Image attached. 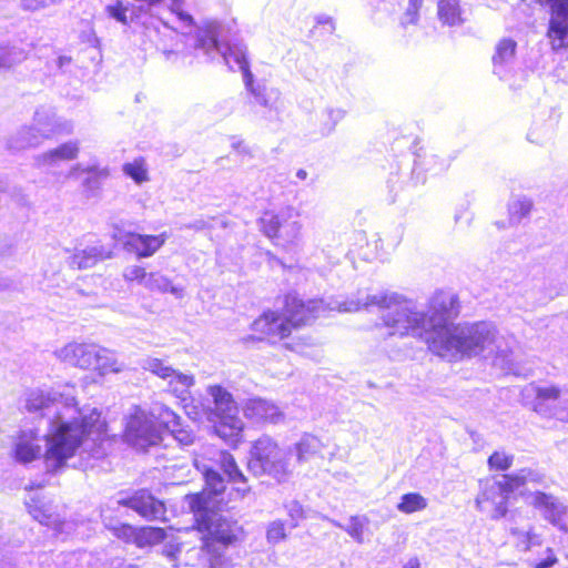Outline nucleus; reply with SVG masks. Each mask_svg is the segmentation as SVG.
Here are the masks:
<instances>
[{
	"label": "nucleus",
	"mask_w": 568,
	"mask_h": 568,
	"mask_svg": "<svg viewBox=\"0 0 568 568\" xmlns=\"http://www.w3.org/2000/svg\"><path fill=\"white\" fill-rule=\"evenodd\" d=\"M141 366L143 369L166 381L170 392L178 398L182 400L186 399V394L194 384L193 375L181 373L168 365L164 361L155 357L144 358Z\"/></svg>",
	"instance_id": "nucleus-15"
},
{
	"label": "nucleus",
	"mask_w": 568,
	"mask_h": 568,
	"mask_svg": "<svg viewBox=\"0 0 568 568\" xmlns=\"http://www.w3.org/2000/svg\"><path fill=\"white\" fill-rule=\"evenodd\" d=\"M189 507L194 515L199 531L203 535V547L209 552L219 551L232 545L241 532V527L217 511L207 507L206 498L201 495L186 496Z\"/></svg>",
	"instance_id": "nucleus-7"
},
{
	"label": "nucleus",
	"mask_w": 568,
	"mask_h": 568,
	"mask_svg": "<svg viewBox=\"0 0 568 568\" xmlns=\"http://www.w3.org/2000/svg\"><path fill=\"white\" fill-rule=\"evenodd\" d=\"M513 460V455H508L505 452H495L488 458V466L490 469L507 470L511 467Z\"/></svg>",
	"instance_id": "nucleus-45"
},
{
	"label": "nucleus",
	"mask_w": 568,
	"mask_h": 568,
	"mask_svg": "<svg viewBox=\"0 0 568 568\" xmlns=\"http://www.w3.org/2000/svg\"><path fill=\"white\" fill-rule=\"evenodd\" d=\"M63 0H21L23 9L30 11H37L53 4H58Z\"/></svg>",
	"instance_id": "nucleus-51"
},
{
	"label": "nucleus",
	"mask_w": 568,
	"mask_h": 568,
	"mask_svg": "<svg viewBox=\"0 0 568 568\" xmlns=\"http://www.w3.org/2000/svg\"><path fill=\"white\" fill-rule=\"evenodd\" d=\"M163 53L165 54L166 59H170L171 55L175 54V51H173V50H164Z\"/></svg>",
	"instance_id": "nucleus-62"
},
{
	"label": "nucleus",
	"mask_w": 568,
	"mask_h": 568,
	"mask_svg": "<svg viewBox=\"0 0 568 568\" xmlns=\"http://www.w3.org/2000/svg\"><path fill=\"white\" fill-rule=\"evenodd\" d=\"M508 476L510 489L516 490V493L518 491L523 494L524 488L528 485L546 487V476L538 469L523 468L517 473L510 474Z\"/></svg>",
	"instance_id": "nucleus-26"
},
{
	"label": "nucleus",
	"mask_w": 568,
	"mask_h": 568,
	"mask_svg": "<svg viewBox=\"0 0 568 568\" xmlns=\"http://www.w3.org/2000/svg\"><path fill=\"white\" fill-rule=\"evenodd\" d=\"M211 464L197 458L194 459L195 467L203 474L206 487L215 495L225 489V479L220 470L227 477L229 481L245 483L243 473L239 469L234 457L224 450H211Z\"/></svg>",
	"instance_id": "nucleus-10"
},
{
	"label": "nucleus",
	"mask_w": 568,
	"mask_h": 568,
	"mask_svg": "<svg viewBox=\"0 0 568 568\" xmlns=\"http://www.w3.org/2000/svg\"><path fill=\"white\" fill-rule=\"evenodd\" d=\"M527 6L547 7L550 12L548 39L554 50L568 49V0H521Z\"/></svg>",
	"instance_id": "nucleus-13"
},
{
	"label": "nucleus",
	"mask_w": 568,
	"mask_h": 568,
	"mask_svg": "<svg viewBox=\"0 0 568 568\" xmlns=\"http://www.w3.org/2000/svg\"><path fill=\"white\" fill-rule=\"evenodd\" d=\"M26 51L17 45L0 44V70L10 69L26 60Z\"/></svg>",
	"instance_id": "nucleus-37"
},
{
	"label": "nucleus",
	"mask_w": 568,
	"mask_h": 568,
	"mask_svg": "<svg viewBox=\"0 0 568 568\" xmlns=\"http://www.w3.org/2000/svg\"><path fill=\"white\" fill-rule=\"evenodd\" d=\"M510 532L516 538V548L520 551H529L532 547L542 544L541 536L536 534L532 528L528 530L513 528Z\"/></svg>",
	"instance_id": "nucleus-36"
},
{
	"label": "nucleus",
	"mask_w": 568,
	"mask_h": 568,
	"mask_svg": "<svg viewBox=\"0 0 568 568\" xmlns=\"http://www.w3.org/2000/svg\"><path fill=\"white\" fill-rule=\"evenodd\" d=\"M102 521L108 530H110L116 538L122 539L125 542H130L136 538L135 528L129 524L112 525V521H108L104 516H102Z\"/></svg>",
	"instance_id": "nucleus-41"
},
{
	"label": "nucleus",
	"mask_w": 568,
	"mask_h": 568,
	"mask_svg": "<svg viewBox=\"0 0 568 568\" xmlns=\"http://www.w3.org/2000/svg\"><path fill=\"white\" fill-rule=\"evenodd\" d=\"M302 232V223L298 221V217H294L292 220H286L282 222L278 235L275 241L283 245H293L296 244L301 237Z\"/></svg>",
	"instance_id": "nucleus-35"
},
{
	"label": "nucleus",
	"mask_w": 568,
	"mask_h": 568,
	"mask_svg": "<svg viewBox=\"0 0 568 568\" xmlns=\"http://www.w3.org/2000/svg\"><path fill=\"white\" fill-rule=\"evenodd\" d=\"M554 130L551 125H541L532 128L528 133L530 142L536 144H544L552 138Z\"/></svg>",
	"instance_id": "nucleus-46"
},
{
	"label": "nucleus",
	"mask_w": 568,
	"mask_h": 568,
	"mask_svg": "<svg viewBox=\"0 0 568 568\" xmlns=\"http://www.w3.org/2000/svg\"><path fill=\"white\" fill-rule=\"evenodd\" d=\"M298 211L288 205L282 207L278 212L266 211L258 220L261 231L271 240L275 241L278 235L282 222L298 217Z\"/></svg>",
	"instance_id": "nucleus-23"
},
{
	"label": "nucleus",
	"mask_w": 568,
	"mask_h": 568,
	"mask_svg": "<svg viewBox=\"0 0 568 568\" xmlns=\"http://www.w3.org/2000/svg\"><path fill=\"white\" fill-rule=\"evenodd\" d=\"M123 278L126 282H138L141 285H145L148 273L144 267L139 265H130L123 270Z\"/></svg>",
	"instance_id": "nucleus-48"
},
{
	"label": "nucleus",
	"mask_w": 568,
	"mask_h": 568,
	"mask_svg": "<svg viewBox=\"0 0 568 568\" xmlns=\"http://www.w3.org/2000/svg\"><path fill=\"white\" fill-rule=\"evenodd\" d=\"M328 311H338V301L308 300L298 297L296 293L285 296L284 314L265 312L252 324L254 332L265 335L268 339H283L291 334L292 327L307 325Z\"/></svg>",
	"instance_id": "nucleus-4"
},
{
	"label": "nucleus",
	"mask_w": 568,
	"mask_h": 568,
	"mask_svg": "<svg viewBox=\"0 0 568 568\" xmlns=\"http://www.w3.org/2000/svg\"><path fill=\"white\" fill-rule=\"evenodd\" d=\"M70 62V59L67 58V57H59L58 58V64L59 67H62L64 63H69Z\"/></svg>",
	"instance_id": "nucleus-61"
},
{
	"label": "nucleus",
	"mask_w": 568,
	"mask_h": 568,
	"mask_svg": "<svg viewBox=\"0 0 568 568\" xmlns=\"http://www.w3.org/2000/svg\"><path fill=\"white\" fill-rule=\"evenodd\" d=\"M113 255L112 248L102 244L88 246L75 252L69 257V265L72 268L85 270L93 267L97 263L111 258Z\"/></svg>",
	"instance_id": "nucleus-22"
},
{
	"label": "nucleus",
	"mask_w": 568,
	"mask_h": 568,
	"mask_svg": "<svg viewBox=\"0 0 568 568\" xmlns=\"http://www.w3.org/2000/svg\"><path fill=\"white\" fill-rule=\"evenodd\" d=\"M377 306L381 310V326L387 336H412L425 341L437 331L444 318H456L458 301L448 292H437L425 307L395 292H378L364 297L338 301V312H357Z\"/></svg>",
	"instance_id": "nucleus-2"
},
{
	"label": "nucleus",
	"mask_w": 568,
	"mask_h": 568,
	"mask_svg": "<svg viewBox=\"0 0 568 568\" xmlns=\"http://www.w3.org/2000/svg\"><path fill=\"white\" fill-rule=\"evenodd\" d=\"M118 505L132 508L148 520L162 519L165 514L164 504L144 489L136 491L131 497L119 499Z\"/></svg>",
	"instance_id": "nucleus-17"
},
{
	"label": "nucleus",
	"mask_w": 568,
	"mask_h": 568,
	"mask_svg": "<svg viewBox=\"0 0 568 568\" xmlns=\"http://www.w3.org/2000/svg\"><path fill=\"white\" fill-rule=\"evenodd\" d=\"M422 1L423 0H409L408 13H410V11L416 12L418 10V8L420 7Z\"/></svg>",
	"instance_id": "nucleus-58"
},
{
	"label": "nucleus",
	"mask_w": 568,
	"mask_h": 568,
	"mask_svg": "<svg viewBox=\"0 0 568 568\" xmlns=\"http://www.w3.org/2000/svg\"><path fill=\"white\" fill-rule=\"evenodd\" d=\"M346 112L341 108L327 106L318 114V132L326 136L344 119Z\"/></svg>",
	"instance_id": "nucleus-32"
},
{
	"label": "nucleus",
	"mask_w": 568,
	"mask_h": 568,
	"mask_svg": "<svg viewBox=\"0 0 568 568\" xmlns=\"http://www.w3.org/2000/svg\"><path fill=\"white\" fill-rule=\"evenodd\" d=\"M420 567V564H419V560L414 557V558H410L405 565L403 568H419Z\"/></svg>",
	"instance_id": "nucleus-57"
},
{
	"label": "nucleus",
	"mask_w": 568,
	"mask_h": 568,
	"mask_svg": "<svg viewBox=\"0 0 568 568\" xmlns=\"http://www.w3.org/2000/svg\"><path fill=\"white\" fill-rule=\"evenodd\" d=\"M79 143L75 141H69L55 149L49 150L34 158L37 166H54L62 161H70L78 156Z\"/></svg>",
	"instance_id": "nucleus-24"
},
{
	"label": "nucleus",
	"mask_w": 568,
	"mask_h": 568,
	"mask_svg": "<svg viewBox=\"0 0 568 568\" xmlns=\"http://www.w3.org/2000/svg\"><path fill=\"white\" fill-rule=\"evenodd\" d=\"M125 442L136 449L145 450L161 443V429L146 410L135 407L130 414L124 433Z\"/></svg>",
	"instance_id": "nucleus-11"
},
{
	"label": "nucleus",
	"mask_w": 568,
	"mask_h": 568,
	"mask_svg": "<svg viewBox=\"0 0 568 568\" xmlns=\"http://www.w3.org/2000/svg\"><path fill=\"white\" fill-rule=\"evenodd\" d=\"M54 354L70 366L93 369L100 375L123 369V364L118 362L113 352L97 344L72 342L57 349Z\"/></svg>",
	"instance_id": "nucleus-9"
},
{
	"label": "nucleus",
	"mask_w": 568,
	"mask_h": 568,
	"mask_svg": "<svg viewBox=\"0 0 568 568\" xmlns=\"http://www.w3.org/2000/svg\"><path fill=\"white\" fill-rule=\"evenodd\" d=\"M368 520L365 517L352 516L345 526V531L358 544L364 541V528Z\"/></svg>",
	"instance_id": "nucleus-43"
},
{
	"label": "nucleus",
	"mask_w": 568,
	"mask_h": 568,
	"mask_svg": "<svg viewBox=\"0 0 568 568\" xmlns=\"http://www.w3.org/2000/svg\"><path fill=\"white\" fill-rule=\"evenodd\" d=\"M318 24H329L332 30H334L333 19L328 16H318L316 18Z\"/></svg>",
	"instance_id": "nucleus-56"
},
{
	"label": "nucleus",
	"mask_w": 568,
	"mask_h": 568,
	"mask_svg": "<svg viewBox=\"0 0 568 568\" xmlns=\"http://www.w3.org/2000/svg\"><path fill=\"white\" fill-rule=\"evenodd\" d=\"M168 240L166 233L159 235H143L138 233H126L121 237V243L125 251L136 254L139 258L150 257Z\"/></svg>",
	"instance_id": "nucleus-19"
},
{
	"label": "nucleus",
	"mask_w": 568,
	"mask_h": 568,
	"mask_svg": "<svg viewBox=\"0 0 568 568\" xmlns=\"http://www.w3.org/2000/svg\"><path fill=\"white\" fill-rule=\"evenodd\" d=\"M427 507V499L418 493L404 494L397 509L403 514H412L424 510Z\"/></svg>",
	"instance_id": "nucleus-38"
},
{
	"label": "nucleus",
	"mask_w": 568,
	"mask_h": 568,
	"mask_svg": "<svg viewBox=\"0 0 568 568\" xmlns=\"http://www.w3.org/2000/svg\"><path fill=\"white\" fill-rule=\"evenodd\" d=\"M9 284L4 280H0V291L6 290Z\"/></svg>",
	"instance_id": "nucleus-63"
},
{
	"label": "nucleus",
	"mask_w": 568,
	"mask_h": 568,
	"mask_svg": "<svg viewBox=\"0 0 568 568\" xmlns=\"http://www.w3.org/2000/svg\"><path fill=\"white\" fill-rule=\"evenodd\" d=\"M44 136L37 132L34 124L21 128L17 134L10 140L9 148L16 151L38 146Z\"/></svg>",
	"instance_id": "nucleus-29"
},
{
	"label": "nucleus",
	"mask_w": 568,
	"mask_h": 568,
	"mask_svg": "<svg viewBox=\"0 0 568 568\" xmlns=\"http://www.w3.org/2000/svg\"><path fill=\"white\" fill-rule=\"evenodd\" d=\"M143 537L150 544H159L166 538V532L163 528L149 527L143 530Z\"/></svg>",
	"instance_id": "nucleus-50"
},
{
	"label": "nucleus",
	"mask_w": 568,
	"mask_h": 568,
	"mask_svg": "<svg viewBox=\"0 0 568 568\" xmlns=\"http://www.w3.org/2000/svg\"><path fill=\"white\" fill-rule=\"evenodd\" d=\"M144 287L151 292H170L178 298L183 296V288L172 285L171 281L159 272L148 273Z\"/></svg>",
	"instance_id": "nucleus-31"
},
{
	"label": "nucleus",
	"mask_w": 568,
	"mask_h": 568,
	"mask_svg": "<svg viewBox=\"0 0 568 568\" xmlns=\"http://www.w3.org/2000/svg\"><path fill=\"white\" fill-rule=\"evenodd\" d=\"M326 519H327V520H328L333 526L338 527V528H341V529H344V530H345V526H344V525H342L341 523H338L337 520L332 519V518H326Z\"/></svg>",
	"instance_id": "nucleus-60"
},
{
	"label": "nucleus",
	"mask_w": 568,
	"mask_h": 568,
	"mask_svg": "<svg viewBox=\"0 0 568 568\" xmlns=\"http://www.w3.org/2000/svg\"><path fill=\"white\" fill-rule=\"evenodd\" d=\"M266 537L272 544L284 540L286 537L285 524L282 520L272 521L267 527Z\"/></svg>",
	"instance_id": "nucleus-47"
},
{
	"label": "nucleus",
	"mask_w": 568,
	"mask_h": 568,
	"mask_svg": "<svg viewBox=\"0 0 568 568\" xmlns=\"http://www.w3.org/2000/svg\"><path fill=\"white\" fill-rule=\"evenodd\" d=\"M207 393L213 398V409L205 410L201 403L195 404L193 399L187 402V393L186 399H181L185 414L193 420H200L206 415L214 423L216 435L227 444L236 445L244 428V423L239 416V408L232 394L220 385L209 386Z\"/></svg>",
	"instance_id": "nucleus-5"
},
{
	"label": "nucleus",
	"mask_w": 568,
	"mask_h": 568,
	"mask_svg": "<svg viewBox=\"0 0 568 568\" xmlns=\"http://www.w3.org/2000/svg\"><path fill=\"white\" fill-rule=\"evenodd\" d=\"M220 28L221 26L217 22H210L205 27L200 28L194 38V49L201 50L211 59H214L216 55H221L231 69L234 68L233 64L237 65L239 70L243 73V80L246 89L255 98L257 103L267 106L264 88L254 84L253 74L250 71L246 58V47L243 44H234L232 47L224 48L219 42Z\"/></svg>",
	"instance_id": "nucleus-6"
},
{
	"label": "nucleus",
	"mask_w": 568,
	"mask_h": 568,
	"mask_svg": "<svg viewBox=\"0 0 568 568\" xmlns=\"http://www.w3.org/2000/svg\"><path fill=\"white\" fill-rule=\"evenodd\" d=\"M74 387L62 392L32 388L24 392L20 409L40 414L48 422L44 464L49 473H58L79 448L93 458L106 454V425L97 408H79Z\"/></svg>",
	"instance_id": "nucleus-1"
},
{
	"label": "nucleus",
	"mask_w": 568,
	"mask_h": 568,
	"mask_svg": "<svg viewBox=\"0 0 568 568\" xmlns=\"http://www.w3.org/2000/svg\"><path fill=\"white\" fill-rule=\"evenodd\" d=\"M33 124L37 126V132H40L44 139H49L62 131L55 113L44 108H40L34 112Z\"/></svg>",
	"instance_id": "nucleus-27"
},
{
	"label": "nucleus",
	"mask_w": 568,
	"mask_h": 568,
	"mask_svg": "<svg viewBox=\"0 0 568 568\" xmlns=\"http://www.w3.org/2000/svg\"><path fill=\"white\" fill-rule=\"evenodd\" d=\"M209 227V224L204 220H195L185 225V229L194 230V231H203Z\"/></svg>",
	"instance_id": "nucleus-55"
},
{
	"label": "nucleus",
	"mask_w": 568,
	"mask_h": 568,
	"mask_svg": "<svg viewBox=\"0 0 568 568\" xmlns=\"http://www.w3.org/2000/svg\"><path fill=\"white\" fill-rule=\"evenodd\" d=\"M528 501L536 508L546 511V518L552 524L557 523L558 515L562 507L558 504L552 495L536 490L527 497Z\"/></svg>",
	"instance_id": "nucleus-28"
},
{
	"label": "nucleus",
	"mask_w": 568,
	"mask_h": 568,
	"mask_svg": "<svg viewBox=\"0 0 568 568\" xmlns=\"http://www.w3.org/2000/svg\"><path fill=\"white\" fill-rule=\"evenodd\" d=\"M243 414L255 423L280 424L285 418L284 413L276 404L258 397L245 402Z\"/></svg>",
	"instance_id": "nucleus-20"
},
{
	"label": "nucleus",
	"mask_w": 568,
	"mask_h": 568,
	"mask_svg": "<svg viewBox=\"0 0 568 568\" xmlns=\"http://www.w3.org/2000/svg\"><path fill=\"white\" fill-rule=\"evenodd\" d=\"M292 448L281 447L270 436H261L250 450L248 471L255 477L268 476L278 484L287 483L293 475Z\"/></svg>",
	"instance_id": "nucleus-8"
},
{
	"label": "nucleus",
	"mask_w": 568,
	"mask_h": 568,
	"mask_svg": "<svg viewBox=\"0 0 568 568\" xmlns=\"http://www.w3.org/2000/svg\"><path fill=\"white\" fill-rule=\"evenodd\" d=\"M82 175H84L81 182L82 193L87 199H91L100 194L102 183L109 178L110 172L108 168L99 165L84 168L81 164L74 165L69 172V178L79 179Z\"/></svg>",
	"instance_id": "nucleus-18"
},
{
	"label": "nucleus",
	"mask_w": 568,
	"mask_h": 568,
	"mask_svg": "<svg viewBox=\"0 0 568 568\" xmlns=\"http://www.w3.org/2000/svg\"><path fill=\"white\" fill-rule=\"evenodd\" d=\"M286 507L291 517L290 528L293 529L298 525L300 519L303 518V508L297 501H291Z\"/></svg>",
	"instance_id": "nucleus-52"
},
{
	"label": "nucleus",
	"mask_w": 568,
	"mask_h": 568,
	"mask_svg": "<svg viewBox=\"0 0 568 568\" xmlns=\"http://www.w3.org/2000/svg\"><path fill=\"white\" fill-rule=\"evenodd\" d=\"M146 413L161 430H170L172 427H178L180 425V417L162 403H154Z\"/></svg>",
	"instance_id": "nucleus-30"
},
{
	"label": "nucleus",
	"mask_w": 568,
	"mask_h": 568,
	"mask_svg": "<svg viewBox=\"0 0 568 568\" xmlns=\"http://www.w3.org/2000/svg\"><path fill=\"white\" fill-rule=\"evenodd\" d=\"M532 209V202L526 196L518 197L509 204L510 221L518 223L526 217Z\"/></svg>",
	"instance_id": "nucleus-40"
},
{
	"label": "nucleus",
	"mask_w": 568,
	"mask_h": 568,
	"mask_svg": "<svg viewBox=\"0 0 568 568\" xmlns=\"http://www.w3.org/2000/svg\"><path fill=\"white\" fill-rule=\"evenodd\" d=\"M123 172L138 184L149 180L148 170L142 159L134 160L131 163H125L123 165Z\"/></svg>",
	"instance_id": "nucleus-42"
},
{
	"label": "nucleus",
	"mask_w": 568,
	"mask_h": 568,
	"mask_svg": "<svg viewBox=\"0 0 568 568\" xmlns=\"http://www.w3.org/2000/svg\"><path fill=\"white\" fill-rule=\"evenodd\" d=\"M508 475H504L500 480L486 479L481 481V490L476 498L478 510L488 513L493 519H498L507 514L509 495L516 493L510 489Z\"/></svg>",
	"instance_id": "nucleus-12"
},
{
	"label": "nucleus",
	"mask_w": 568,
	"mask_h": 568,
	"mask_svg": "<svg viewBox=\"0 0 568 568\" xmlns=\"http://www.w3.org/2000/svg\"><path fill=\"white\" fill-rule=\"evenodd\" d=\"M296 178L300 180H305L307 178V172L304 169H298L296 172Z\"/></svg>",
	"instance_id": "nucleus-59"
},
{
	"label": "nucleus",
	"mask_w": 568,
	"mask_h": 568,
	"mask_svg": "<svg viewBox=\"0 0 568 568\" xmlns=\"http://www.w3.org/2000/svg\"><path fill=\"white\" fill-rule=\"evenodd\" d=\"M534 409L546 417H555L559 420L567 419L568 388L556 385L536 387Z\"/></svg>",
	"instance_id": "nucleus-14"
},
{
	"label": "nucleus",
	"mask_w": 568,
	"mask_h": 568,
	"mask_svg": "<svg viewBox=\"0 0 568 568\" xmlns=\"http://www.w3.org/2000/svg\"><path fill=\"white\" fill-rule=\"evenodd\" d=\"M323 448L324 445L320 438L311 434H305L294 445V449L292 450L296 455V463L304 464L313 460L316 457H321Z\"/></svg>",
	"instance_id": "nucleus-25"
},
{
	"label": "nucleus",
	"mask_w": 568,
	"mask_h": 568,
	"mask_svg": "<svg viewBox=\"0 0 568 568\" xmlns=\"http://www.w3.org/2000/svg\"><path fill=\"white\" fill-rule=\"evenodd\" d=\"M517 43L510 38L500 39L491 58L493 72L500 79H506L510 73L516 59Z\"/></svg>",
	"instance_id": "nucleus-21"
},
{
	"label": "nucleus",
	"mask_w": 568,
	"mask_h": 568,
	"mask_svg": "<svg viewBox=\"0 0 568 568\" xmlns=\"http://www.w3.org/2000/svg\"><path fill=\"white\" fill-rule=\"evenodd\" d=\"M30 515L40 524L48 527L58 528L61 524L59 515H57L50 506L40 504L39 500L32 499L28 505Z\"/></svg>",
	"instance_id": "nucleus-33"
},
{
	"label": "nucleus",
	"mask_w": 568,
	"mask_h": 568,
	"mask_svg": "<svg viewBox=\"0 0 568 568\" xmlns=\"http://www.w3.org/2000/svg\"><path fill=\"white\" fill-rule=\"evenodd\" d=\"M455 318H444L428 338V348L449 362L464 358H495L510 364V348L491 322H475L454 325Z\"/></svg>",
	"instance_id": "nucleus-3"
},
{
	"label": "nucleus",
	"mask_w": 568,
	"mask_h": 568,
	"mask_svg": "<svg viewBox=\"0 0 568 568\" xmlns=\"http://www.w3.org/2000/svg\"><path fill=\"white\" fill-rule=\"evenodd\" d=\"M554 525L559 526L561 530L568 532V507H562L560 514L558 515L557 523Z\"/></svg>",
	"instance_id": "nucleus-53"
},
{
	"label": "nucleus",
	"mask_w": 568,
	"mask_h": 568,
	"mask_svg": "<svg viewBox=\"0 0 568 568\" xmlns=\"http://www.w3.org/2000/svg\"><path fill=\"white\" fill-rule=\"evenodd\" d=\"M547 558L537 562L535 568H550L557 562V558L550 548L547 549Z\"/></svg>",
	"instance_id": "nucleus-54"
},
{
	"label": "nucleus",
	"mask_w": 568,
	"mask_h": 568,
	"mask_svg": "<svg viewBox=\"0 0 568 568\" xmlns=\"http://www.w3.org/2000/svg\"><path fill=\"white\" fill-rule=\"evenodd\" d=\"M439 20L447 26H457L463 22L459 0L438 1Z\"/></svg>",
	"instance_id": "nucleus-34"
},
{
	"label": "nucleus",
	"mask_w": 568,
	"mask_h": 568,
	"mask_svg": "<svg viewBox=\"0 0 568 568\" xmlns=\"http://www.w3.org/2000/svg\"><path fill=\"white\" fill-rule=\"evenodd\" d=\"M174 439L182 446H190L195 440V435L192 430L184 428L181 424L178 427H172L170 430Z\"/></svg>",
	"instance_id": "nucleus-49"
},
{
	"label": "nucleus",
	"mask_w": 568,
	"mask_h": 568,
	"mask_svg": "<svg viewBox=\"0 0 568 568\" xmlns=\"http://www.w3.org/2000/svg\"><path fill=\"white\" fill-rule=\"evenodd\" d=\"M415 165L417 168H422L425 171L430 172L433 174H438L448 168L449 162L445 159H440L436 154H430L423 159L419 154H417V159L415 160Z\"/></svg>",
	"instance_id": "nucleus-39"
},
{
	"label": "nucleus",
	"mask_w": 568,
	"mask_h": 568,
	"mask_svg": "<svg viewBox=\"0 0 568 568\" xmlns=\"http://www.w3.org/2000/svg\"><path fill=\"white\" fill-rule=\"evenodd\" d=\"M130 3L126 6L121 0H116L113 4H109L105 8L108 16L123 26H129L126 12L129 11Z\"/></svg>",
	"instance_id": "nucleus-44"
},
{
	"label": "nucleus",
	"mask_w": 568,
	"mask_h": 568,
	"mask_svg": "<svg viewBox=\"0 0 568 568\" xmlns=\"http://www.w3.org/2000/svg\"><path fill=\"white\" fill-rule=\"evenodd\" d=\"M293 351H296V352H301V346L300 344H294V346H291V345H287Z\"/></svg>",
	"instance_id": "nucleus-64"
},
{
	"label": "nucleus",
	"mask_w": 568,
	"mask_h": 568,
	"mask_svg": "<svg viewBox=\"0 0 568 568\" xmlns=\"http://www.w3.org/2000/svg\"><path fill=\"white\" fill-rule=\"evenodd\" d=\"M45 442V434L40 435L36 428L21 429L13 437L12 455L21 464H28L40 456H44L42 442Z\"/></svg>",
	"instance_id": "nucleus-16"
}]
</instances>
